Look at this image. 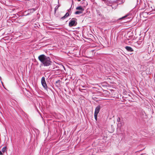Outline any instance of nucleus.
Returning <instances> with one entry per match:
<instances>
[{
    "mask_svg": "<svg viewBox=\"0 0 155 155\" xmlns=\"http://www.w3.org/2000/svg\"><path fill=\"white\" fill-rule=\"evenodd\" d=\"M39 60L44 66H48L51 64L50 58L44 54H41L38 57Z\"/></svg>",
    "mask_w": 155,
    "mask_h": 155,
    "instance_id": "obj_1",
    "label": "nucleus"
},
{
    "mask_svg": "<svg viewBox=\"0 0 155 155\" xmlns=\"http://www.w3.org/2000/svg\"><path fill=\"white\" fill-rule=\"evenodd\" d=\"M77 19L75 18H72L69 23V26L72 27L76 26L77 24Z\"/></svg>",
    "mask_w": 155,
    "mask_h": 155,
    "instance_id": "obj_2",
    "label": "nucleus"
},
{
    "mask_svg": "<svg viewBox=\"0 0 155 155\" xmlns=\"http://www.w3.org/2000/svg\"><path fill=\"white\" fill-rule=\"evenodd\" d=\"M41 83L43 87L46 89L47 88V86L45 81V78L44 77L42 78L41 79Z\"/></svg>",
    "mask_w": 155,
    "mask_h": 155,
    "instance_id": "obj_3",
    "label": "nucleus"
},
{
    "mask_svg": "<svg viewBox=\"0 0 155 155\" xmlns=\"http://www.w3.org/2000/svg\"><path fill=\"white\" fill-rule=\"evenodd\" d=\"M101 109V106L100 105L98 106L95 108L94 112V114H98L99 113Z\"/></svg>",
    "mask_w": 155,
    "mask_h": 155,
    "instance_id": "obj_4",
    "label": "nucleus"
},
{
    "mask_svg": "<svg viewBox=\"0 0 155 155\" xmlns=\"http://www.w3.org/2000/svg\"><path fill=\"white\" fill-rule=\"evenodd\" d=\"M125 48L128 51L132 52L133 51V49L130 47L126 46L125 47Z\"/></svg>",
    "mask_w": 155,
    "mask_h": 155,
    "instance_id": "obj_5",
    "label": "nucleus"
},
{
    "mask_svg": "<svg viewBox=\"0 0 155 155\" xmlns=\"http://www.w3.org/2000/svg\"><path fill=\"white\" fill-rule=\"evenodd\" d=\"M36 10V9L35 8H33L31 9H29L28 10V12L29 13H33Z\"/></svg>",
    "mask_w": 155,
    "mask_h": 155,
    "instance_id": "obj_6",
    "label": "nucleus"
},
{
    "mask_svg": "<svg viewBox=\"0 0 155 155\" xmlns=\"http://www.w3.org/2000/svg\"><path fill=\"white\" fill-rule=\"evenodd\" d=\"M76 9L78 10H79L80 11L83 12L84 10V8L81 6L78 7L76 8Z\"/></svg>",
    "mask_w": 155,
    "mask_h": 155,
    "instance_id": "obj_7",
    "label": "nucleus"
},
{
    "mask_svg": "<svg viewBox=\"0 0 155 155\" xmlns=\"http://www.w3.org/2000/svg\"><path fill=\"white\" fill-rule=\"evenodd\" d=\"M69 16V14L68 12H67L66 13V14L64 15V16L62 17L61 18V19L63 20L64 19H65V18H67Z\"/></svg>",
    "mask_w": 155,
    "mask_h": 155,
    "instance_id": "obj_8",
    "label": "nucleus"
},
{
    "mask_svg": "<svg viewBox=\"0 0 155 155\" xmlns=\"http://www.w3.org/2000/svg\"><path fill=\"white\" fill-rule=\"evenodd\" d=\"M125 0H117L116 1L117 3L118 4H121L124 3Z\"/></svg>",
    "mask_w": 155,
    "mask_h": 155,
    "instance_id": "obj_9",
    "label": "nucleus"
},
{
    "mask_svg": "<svg viewBox=\"0 0 155 155\" xmlns=\"http://www.w3.org/2000/svg\"><path fill=\"white\" fill-rule=\"evenodd\" d=\"M130 15V14L128 13V14H127L125 16L122 17L121 18H120L119 19L120 20V19H123L124 18H126L127 17L129 16Z\"/></svg>",
    "mask_w": 155,
    "mask_h": 155,
    "instance_id": "obj_10",
    "label": "nucleus"
},
{
    "mask_svg": "<svg viewBox=\"0 0 155 155\" xmlns=\"http://www.w3.org/2000/svg\"><path fill=\"white\" fill-rule=\"evenodd\" d=\"M105 3L107 5L109 6H111V3L110 2L108 1H106L105 2Z\"/></svg>",
    "mask_w": 155,
    "mask_h": 155,
    "instance_id": "obj_11",
    "label": "nucleus"
},
{
    "mask_svg": "<svg viewBox=\"0 0 155 155\" xmlns=\"http://www.w3.org/2000/svg\"><path fill=\"white\" fill-rule=\"evenodd\" d=\"M6 147H3L2 149V152H3V153H4L5 151H6Z\"/></svg>",
    "mask_w": 155,
    "mask_h": 155,
    "instance_id": "obj_12",
    "label": "nucleus"
},
{
    "mask_svg": "<svg viewBox=\"0 0 155 155\" xmlns=\"http://www.w3.org/2000/svg\"><path fill=\"white\" fill-rule=\"evenodd\" d=\"M83 13V12H82L79 11H76L75 12V14L76 15H79L80 14L82 13Z\"/></svg>",
    "mask_w": 155,
    "mask_h": 155,
    "instance_id": "obj_13",
    "label": "nucleus"
},
{
    "mask_svg": "<svg viewBox=\"0 0 155 155\" xmlns=\"http://www.w3.org/2000/svg\"><path fill=\"white\" fill-rule=\"evenodd\" d=\"M59 7V5H57L56 6V7H55V9H54L55 13L56 12L57 9Z\"/></svg>",
    "mask_w": 155,
    "mask_h": 155,
    "instance_id": "obj_14",
    "label": "nucleus"
},
{
    "mask_svg": "<svg viewBox=\"0 0 155 155\" xmlns=\"http://www.w3.org/2000/svg\"><path fill=\"white\" fill-rule=\"evenodd\" d=\"M94 116L96 120L97 121V114H94Z\"/></svg>",
    "mask_w": 155,
    "mask_h": 155,
    "instance_id": "obj_15",
    "label": "nucleus"
},
{
    "mask_svg": "<svg viewBox=\"0 0 155 155\" xmlns=\"http://www.w3.org/2000/svg\"><path fill=\"white\" fill-rule=\"evenodd\" d=\"M117 120L118 122H120V119L119 117H118L117 119Z\"/></svg>",
    "mask_w": 155,
    "mask_h": 155,
    "instance_id": "obj_16",
    "label": "nucleus"
},
{
    "mask_svg": "<svg viewBox=\"0 0 155 155\" xmlns=\"http://www.w3.org/2000/svg\"><path fill=\"white\" fill-rule=\"evenodd\" d=\"M0 155H3L2 151H0Z\"/></svg>",
    "mask_w": 155,
    "mask_h": 155,
    "instance_id": "obj_17",
    "label": "nucleus"
},
{
    "mask_svg": "<svg viewBox=\"0 0 155 155\" xmlns=\"http://www.w3.org/2000/svg\"><path fill=\"white\" fill-rule=\"evenodd\" d=\"M60 80H58L57 81H56V83H57L58 82L60 81Z\"/></svg>",
    "mask_w": 155,
    "mask_h": 155,
    "instance_id": "obj_18",
    "label": "nucleus"
},
{
    "mask_svg": "<svg viewBox=\"0 0 155 155\" xmlns=\"http://www.w3.org/2000/svg\"><path fill=\"white\" fill-rule=\"evenodd\" d=\"M98 14L100 16H102V15L100 13H99Z\"/></svg>",
    "mask_w": 155,
    "mask_h": 155,
    "instance_id": "obj_19",
    "label": "nucleus"
},
{
    "mask_svg": "<svg viewBox=\"0 0 155 155\" xmlns=\"http://www.w3.org/2000/svg\"><path fill=\"white\" fill-rule=\"evenodd\" d=\"M78 1L80 2L81 1V0H78Z\"/></svg>",
    "mask_w": 155,
    "mask_h": 155,
    "instance_id": "obj_20",
    "label": "nucleus"
},
{
    "mask_svg": "<svg viewBox=\"0 0 155 155\" xmlns=\"http://www.w3.org/2000/svg\"><path fill=\"white\" fill-rule=\"evenodd\" d=\"M103 1H105L106 0H103Z\"/></svg>",
    "mask_w": 155,
    "mask_h": 155,
    "instance_id": "obj_21",
    "label": "nucleus"
}]
</instances>
